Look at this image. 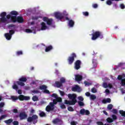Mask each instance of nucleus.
Listing matches in <instances>:
<instances>
[{"label":"nucleus","instance_id":"nucleus-1","mask_svg":"<svg viewBox=\"0 0 125 125\" xmlns=\"http://www.w3.org/2000/svg\"><path fill=\"white\" fill-rule=\"evenodd\" d=\"M98 38L103 39V34H102V32H100V31H96L92 34L91 40L92 41H95L96 40H97Z\"/></svg>","mask_w":125,"mask_h":125},{"label":"nucleus","instance_id":"nucleus-2","mask_svg":"<svg viewBox=\"0 0 125 125\" xmlns=\"http://www.w3.org/2000/svg\"><path fill=\"white\" fill-rule=\"evenodd\" d=\"M39 119V117L38 115L34 114L31 117H29L27 121L28 123H32L33 122V124L34 125H35V124H37L38 123V120Z\"/></svg>","mask_w":125,"mask_h":125},{"label":"nucleus","instance_id":"nucleus-3","mask_svg":"<svg viewBox=\"0 0 125 125\" xmlns=\"http://www.w3.org/2000/svg\"><path fill=\"white\" fill-rule=\"evenodd\" d=\"M19 81H17L16 83L18 84V85H21V86H24L25 85V83L27 82V78L25 77H21L19 79Z\"/></svg>","mask_w":125,"mask_h":125},{"label":"nucleus","instance_id":"nucleus-4","mask_svg":"<svg viewBox=\"0 0 125 125\" xmlns=\"http://www.w3.org/2000/svg\"><path fill=\"white\" fill-rule=\"evenodd\" d=\"M75 58H77V55L75 53H72L71 56L68 57L67 59V61L69 65H72V64L74 63Z\"/></svg>","mask_w":125,"mask_h":125},{"label":"nucleus","instance_id":"nucleus-5","mask_svg":"<svg viewBox=\"0 0 125 125\" xmlns=\"http://www.w3.org/2000/svg\"><path fill=\"white\" fill-rule=\"evenodd\" d=\"M68 98L71 100V102L74 104V105L77 103V95L75 94H68L67 95Z\"/></svg>","mask_w":125,"mask_h":125},{"label":"nucleus","instance_id":"nucleus-6","mask_svg":"<svg viewBox=\"0 0 125 125\" xmlns=\"http://www.w3.org/2000/svg\"><path fill=\"white\" fill-rule=\"evenodd\" d=\"M54 16L58 20H62L64 18V15L63 13L60 12L55 13Z\"/></svg>","mask_w":125,"mask_h":125},{"label":"nucleus","instance_id":"nucleus-7","mask_svg":"<svg viewBox=\"0 0 125 125\" xmlns=\"http://www.w3.org/2000/svg\"><path fill=\"white\" fill-rule=\"evenodd\" d=\"M81 65H82V61L80 60H77L74 63V69L75 70H80L81 69Z\"/></svg>","mask_w":125,"mask_h":125},{"label":"nucleus","instance_id":"nucleus-8","mask_svg":"<svg viewBox=\"0 0 125 125\" xmlns=\"http://www.w3.org/2000/svg\"><path fill=\"white\" fill-rule=\"evenodd\" d=\"M43 21L44 22H46V24L49 26L52 25V23L53 22V19H48V18L44 17L43 18Z\"/></svg>","mask_w":125,"mask_h":125},{"label":"nucleus","instance_id":"nucleus-9","mask_svg":"<svg viewBox=\"0 0 125 125\" xmlns=\"http://www.w3.org/2000/svg\"><path fill=\"white\" fill-rule=\"evenodd\" d=\"M55 109L54 106L52 104H51L50 103H49V105H47L45 108V111L49 113V112H51L53 111Z\"/></svg>","mask_w":125,"mask_h":125},{"label":"nucleus","instance_id":"nucleus-10","mask_svg":"<svg viewBox=\"0 0 125 125\" xmlns=\"http://www.w3.org/2000/svg\"><path fill=\"white\" fill-rule=\"evenodd\" d=\"M71 90L72 91H74V92H77L80 93L82 92V88L78 85H75V86L71 88Z\"/></svg>","mask_w":125,"mask_h":125},{"label":"nucleus","instance_id":"nucleus-11","mask_svg":"<svg viewBox=\"0 0 125 125\" xmlns=\"http://www.w3.org/2000/svg\"><path fill=\"white\" fill-rule=\"evenodd\" d=\"M80 113L81 115H82V116H84V115L88 116V115L90 114V112H89L88 110H85L84 108H83L80 110Z\"/></svg>","mask_w":125,"mask_h":125},{"label":"nucleus","instance_id":"nucleus-12","mask_svg":"<svg viewBox=\"0 0 125 125\" xmlns=\"http://www.w3.org/2000/svg\"><path fill=\"white\" fill-rule=\"evenodd\" d=\"M18 99L20 100V101H24V100H30V97L25 96L23 95H20L18 97Z\"/></svg>","mask_w":125,"mask_h":125},{"label":"nucleus","instance_id":"nucleus-13","mask_svg":"<svg viewBox=\"0 0 125 125\" xmlns=\"http://www.w3.org/2000/svg\"><path fill=\"white\" fill-rule=\"evenodd\" d=\"M19 117L20 120H25L28 117V115L25 112H21L20 113Z\"/></svg>","mask_w":125,"mask_h":125},{"label":"nucleus","instance_id":"nucleus-14","mask_svg":"<svg viewBox=\"0 0 125 125\" xmlns=\"http://www.w3.org/2000/svg\"><path fill=\"white\" fill-rule=\"evenodd\" d=\"M82 80H83V76L79 74H77L75 75V80L77 82H81Z\"/></svg>","mask_w":125,"mask_h":125},{"label":"nucleus","instance_id":"nucleus-15","mask_svg":"<svg viewBox=\"0 0 125 125\" xmlns=\"http://www.w3.org/2000/svg\"><path fill=\"white\" fill-rule=\"evenodd\" d=\"M117 79L119 80V81L121 80L122 85H125V79H122L123 77H122L121 75H119Z\"/></svg>","mask_w":125,"mask_h":125},{"label":"nucleus","instance_id":"nucleus-16","mask_svg":"<svg viewBox=\"0 0 125 125\" xmlns=\"http://www.w3.org/2000/svg\"><path fill=\"white\" fill-rule=\"evenodd\" d=\"M0 23H7V24H8V23H9V22H8V21H7V19H6V18L5 17H1L0 18Z\"/></svg>","mask_w":125,"mask_h":125},{"label":"nucleus","instance_id":"nucleus-17","mask_svg":"<svg viewBox=\"0 0 125 125\" xmlns=\"http://www.w3.org/2000/svg\"><path fill=\"white\" fill-rule=\"evenodd\" d=\"M17 22L18 23H23L24 22V19L21 16H18L17 17Z\"/></svg>","mask_w":125,"mask_h":125},{"label":"nucleus","instance_id":"nucleus-18","mask_svg":"<svg viewBox=\"0 0 125 125\" xmlns=\"http://www.w3.org/2000/svg\"><path fill=\"white\" fill-rule=\"evenodd\" d=\"M41 30L42 31L46 30V29L47 28V26H46V24H45V23H44V22H42L41 23Z\"/></svg>","mask_w":125,"mask_h":125},{"label":"nucleus","instance_id":"nucleus-19","mask_svg":"<svg viewBox=\"0 0 125 125\" xmlns=\"http://www.w3.org/2000/svg\"><path fill=\"white\" fill-rule=\"evenodd\" d=\"M74 25H75V21H73L72 20H70L69 21L68 26L70 28H73V27H74Z\"/></svg>","mask_w":125,"mask_h":125},{"label":"nucleus","instance_id":"nucleus-20","mask_svg":"<svg viewBox=\"0 0 125 125\" xmlns=\"http://www.w3.org/2000/svg\"><path fill=\"white\" fill-rule=\"evenodd\" d=\"M92 64L93 68H96V67H97V60L93 59L92 60Z\"/></svg>","mask_w":125,"mask_h":125},{"label":"nucleus","instance_id":"nucleus-21","mask_svg":"<svg viewBox=\"0 0 125 125\" xmlns=\"http://www.w3.org/2000/svg\"><path fill=\"white\" fill-rule=\"evenodd\" d=\"M52 49H53V47H52V45H50L46 47L45 51V52H48V51H50V50H52Z\"/></svg>","mask_w":125,"mask_h":125},{"label":"nucleus","instance_id":"nucleus-22","mask_svg":"<svg viewBox=\"0 0 125 125\" xmlns=\"http://www.w3.org/2000/svg\"><path fill=\"white\" fill-rule=\"evenodd\" d=\"M11 22H13V23H16V22H17V17H16V16H12L11 18Z\"/></svg>","mask_w":125,"mask_h":125},{"label":"nucleus","instance_id":"nucleus-23","mask_svg":"<svg viewBox=\"0 0 125 125\" xmlns=\"http://www.w3.org/2000/svg\"><path fill=\"white\" fill-rule=\"evenodd\" d=\"M104 104H106V103H111V99L107 98L106 99H104L102 101Z\"/></svg>","mask_w":125,"mask_h":125},{"label":"nucleus","instance_id":"nucleus-24","mask_svg":"<svg viewBox=\"0 0 125 125\" xmlns=\"http://www.w3.org/2000/svg\"><path fill=\"white\" fill-rule=\"evenodd\" d=\"M5 37L8 41H10V40H11V37H12L11 35H10L9 33H6L5 34Z\"/></svg>","mask_w":125,"mask_h":125},{"label":"nucleus","instance_id":"nucleus-25","mask_svg":"<svg viewBox=\"0 0 125 125\" xmlns=\"http://www.w3.org/2000/svg\"><path fill=\"white\" fill-rule=\"evenodd\" d=\"M55 84H56L57 87H58V88H59V87H61V86H62V83H61V82H58V81H56L55 82Z\"/></svg>","mask_w":125,"mask_h":125},{"label":"nucleus","instance_id":"nucleus-26","mask_svg":"<svg viewBox=\"0 0 125 125\" xmlns=\"http://www.w3.org/2000/svg\"><path fill=\"white\" fill-rule=\"evenodd\" d=\"M64 103L66 104V105H75L71 101H68L67 100L64 101Z\"/></svg>","mask_w":125,"mask_h":125},{"label":"nucleus","instance_id":"nucleus-27","mask_svg":"<svg viewBox=\"0 0 125 125\" xmlns=\"http://www.w3.org/2000/svg\"><path fill=\"white\" fill-rule=\"evenodd\" d=\"M47 86L45 85H40L39 87V89H41V90H44L45 89H47Z\"/></svg>","mask_w":125,"mask_h":125},{"label":"nucleus","instance_id":"nucleus-28","mask_svg":"<svg viewBox=\"0 0 125 125\" xmlns=\"http://www.w3.org/2000/svg\"><path fill=\"white\" fill-rule=\"evenodd\" d=\"M12 122H13V119H9L7 120L4 121V123L5 124H6L7 125H9V124H11V123H12Z\"/></svg>","mask_w":125,"mask_h":125},{"label":"nucleus","instance_id":"nucleus-29","mask_svg":"<svg viewBox=\"0 0 125 125\" xmlns=\"http://www.w3.org/2000/svg\"><path fill=\"white\" fill-rule=\"evenodd\" d=\"M10 14L11 15H15V16H17L18 15V12L16 11H12L10 13Z\"/></svg>","mask_w":125,"mask_h":125},{"label":"nucleus","instance_id":"nucleus-30","mask_svg":"<svg viewBox=\"0 0 125 125\" xmlns=\"http://www.w3.org/2000/svg\"><path fill=\"white\" fill-rule=\"evenodd\" d=\"M50 103L51 104H52L54 107L55 105H56V104H57V103H58V102L55 99L53 100V102H50Z\"/></svg>","mask_w":125,"mask_h":125},{"label":"nucleus","instance_id":"nucleus-31","mask_svg":"<svg viewBox=\"0 0 125 125\" xmlns=\"http://www.w3.org/2000/svg\"><path fill=\"white\" fill-rule=\"evenodd\" d=\"M39 116L41 118H43V117H45V116H46V114L44 112L42 111L39 113Z\"/></svg>","mask_w":125,"mask_h":125},{"label":"nucleus","instance_id":"nucleus-32","mask_svg":"<svg viewBox=\"0 0 125 125\" xmlns=\"http://www.w3.org/2000/svg\"><path fill=\"white\" fill-rule=\"evenodd\" d=\"M53 123L54 125H57L58 123H60V120L59 119H56L53 121Z\"/></svg>","mask_w":125,"mask_h":125},{"label":"nucleus","instance_id":"nucleus-33","mask_svg":"<svg viewBox=\"0 0 125 125\" xmlns=\"http://www.w3.org/2000/svg\"><path fill=\"white\" fill-rule=\"evenodd\" d=\"M33 101L36 102L39 100V98L37 96H33L32 97Z\"/></svg>","mask_w":125,"mask_h":125},{"label":"nucleus","instance_id":"nucleus-34","mask_svg":"<svg viewBox=\"0 0 125 125\" xmlns=\"http://www.w3.org/2000/svg\"><path fill=\"white\" fill-rule=\"evenodd\" d=\"M119 113L121 114L122 117H125V111L124 110H120Z\"/></svg>","mask_w":125,"mask_h":125},{"label":"nucleus","instance_id":"nucleus-35","mask_svg":"<svg viewBox=\"0 0 125 125\" xmlns=\"http://www.w3.org/2000/svg\"><path fill=\"white\" fill-rule=\"evenodd\" d=\"M106 121L107 123H109V124L111 123H113V122L114 121L113 119L110 117L107 118Z\"/></svg>","mask_w":125,"mask_h":125},{"label":"nucleus","instance_id":"nucleus-36","mask_svg":"<svg viewBox=\"0 0 125 125\" xmlns=\"http://www.w3.org/2000/svg\"><path fill=\"white\" fill-rule=\"evenodd\" d=\"M90 98L91 100H95V99H96V96L94 95H91V96H90Z\"/></svg>","mask_w":125,"mask_h":125},{"label":"nucleus","instance_id":"nucleus-37","mask_svg":"<svg viewBox=\"0 0 125 125\" xmlns=\"http://www.w3.org/2000/svg\"><path fill=\"white\" fill-rule=\"evenodd\" d=\"M84 83L85 86H89V85H91V83H90L87 81H84Z\"/></svg>","mask_w":125,"mask_h":125},{"label":"nucleus","instance_id":"nucleus-38","mask_svg":"<svg viewBox=\"0 0 125 125\" xmlns=\"http://www.w3.org/2000/svg\"><path fill=\"white\" fill-rule=\"evenodd\" d=\"M23 55V52L22 51H18L16 52V55L18 56H19L20 55Z\"/></svg>","mask_w":125,"mask_h":125},{"label":"nucleus","instance_id":"nucleus-39","mask_svg":"<svg viewBox=\"0 0 125 125\" xmlns=\"http://www.w3.org/2000/svg\"><path fill=\"white\" fill-rule=\"evenodd\" d=\"M78 104L80 107H83V106H84V103L82 101H79L78 102Z\"/></svg>","mask_w":125,"mask_h":125},{"label":"nucleus","instance_id":"nucleus-40","mask_svg":"<svg viewBox=\"0 0 125 125\" xmlns=\"http://www.w3.org/2000/svg\"><path fill=\"white\" fill-rule=\"evenodd\" d=\"M12 87L13 89H15V90H18V86L16 84H14L12 86Z\"/></svg>","mask_w":125,"mask_h":125},{"label":"nucleus","instance_id":"nucleus-41","mask_svg":"<svg viewBox=\"0 0 125 125\" xmlns=\"http://www.w3.org/2000/svg\"><path fill=\"white\" fill-rule=\"evenodd\" d=\"M0 17H5L6 16V12H3L0 15Z\"/></svg>","mask_w":125,"mask_h":125},{"label":"nucleus","instance_id":"nucleus-42","mask_svg":"<svg viewBox=\"0 0 125 125\" xmlns=\"http://www.w3.org/2000/svg\"><path fill=\"white\" fill-rule=\"evenodd\" d=\"M56 100H57V102H62V98L61 97H57L56 99H55Z\"/></svg>","mask_w":125,"mask_h":125},{"label":"nucleus","instance_id":"nucleus-43","mask_svg":"<svg viewBox=\"0 0 125 125\" xmlns=\"http://www.w3.org/2000/svg\"><path fill=\"white\" fill-rule=\"evenodd\" d=\"M107 109L108 110H112L113 109V104H109L107 105Z\"/></svg>","mask_w":125,"mask_h":125},{"label":"nucleus","instance_id":"nucleus-44","mask_svg":"<svg viewBox=\"0 0 125 125\" xmlns=\"http://www.w3.org/2000/svg\"><path fill=\"white\" fill-rule=\"evenodd\" d=\"M103 87H104V88H108V84H107L106 83H103Z\"/></svg>","mask_w":125,"mask_h":125},{"label":"nucleus","instance_id":"nucleus-45","mask_svg":"<svg viewBox=\"0 0 125 125\" xmlns=\"http://www.w3.org/2000/svg\"><path fill=\"white\" fill-rule=\"evenodd\" d=\"M67 110H68L70 112H73L74 111V108H73L72 106H69L67 108Z\"/></svg>","mask_w":125,"mask_h":125},{"label":"nucleus","instance_id":"nucleus-46","mask_svg":"<svg viewBox=\"0 0 125 125\" xmlns=\"http://www.w3.org/2000/svg\"><path fill=\"white\" fill-rule=\"evenodd\" d=\"M83 14L84 16H88L89 15V13L88 12H83Z\"/></svg>","mask_w":125,"mask_h":125},{"label":"nucleus","instance_id":"nucleus-47","mask_svg":"<svg viewBox=\"0 0 125 125\" xmlns=\"http://www.w3.org/2000/svg\"><path fill=\"white\" fill-rule=\"evenodd\" d=\"M65 82H66L65 79L63 78L60 79V83H64Z\"/></svg>","mask_w":125,"mask_h":125},{"label":"nucleus","instance_id":"nucleus-48","mask_svg":"<svg viewBox=\"0 0 125 125\" xmlns=\"http://www.w3.org/2000/svg\"><path fill=\"white\" fill-rule=\"evenodd\" d=\"M11 99L12 100H14V101H15V100H18V97L15 96H12Z\"/></svg>","mask_w":125,"mask_h":125},{"label":"nucleus","instance_id":"nucleus-49","mask_svg":"<svg viewBox=\"0 0 125 125\" xmlns=\"http://www.w3.org/2000/svg\"><path fill=\"white\" fill-rule=\"evenodd\" d=\"M13 125H19V122L17 121H14L13 122Z\"/></svg>","mask_w":125,"mask_h":125},{"label":"nucleus","instance_id":"nucleus-50","mask_svg":"<svg viewBox=\"0 0 125 125\" xmlns=\"http://www.w3.org/2000/svg\"><path fill=\"white\" fill-rule=\"evenodd\" d=\"M61 109H66V105H65V104H61Z\"/></svg>","mask_w":125,"mask_h":125},{"label":"nucleus","instance_id":"nucleus-51","mask_svg":"<svg viewBox=\"0 0 125 125\" xmlns=\"http://www.w3.org/2000/svg\"><path fill=\"white\" fill-rule=\"evenodd\" d=\"M31 92H32V93H34V94H38V93H40V91L34 90L31 91Z\"/></svg>","mask_w":125,"mask_h":125},{"label":"nucleus","instance_id":"nucleus-52","mask_svg":"<svg viewBox=\"0 0 125 125\" xmlns=\"http://www.w3.org/2000/svg\"><path fill=\"white\" fill-rule=\"evenodd\" d=\"M6 118V115H1V117H0V121H1V120H3V119H5Z\"/></svg>","mask_w":125,"mask_h":125},{"label":"nucleus","instance_id":"nucleus-53","mask_svg":"<svg viewBox=\"0 0 125 125\" xmlns=\"http://www.w3.org/2000/svg\"><path fill=\"white\" fill-rule=\"evenodd\" d=\"M52 97H54V98H56V99L58 97V96H57V94L55 93H53L51 95Z\"/></svg>","mask_w":125,"mask_h":125},{"label":"nucleus","instance_id":"nucleus-54","mask_svg":"<svg viewBox=\"0 0 125 125\" xmlns=\"http://www.w3.org/2000/svg\"><path fill=\"white\" fill-rule=\"evenodd\" d=\"M25 32L26 33H32L33 31H32V30L30 29H25Z\"/></svg>","mask_w":125,"mask_h":125},{"label":"nucleus","instance_id":"nucleus-55","mask_svg":"<svg viewBox=\"0 0 125 125\" xmlns=\"http://www.w3.org/2000/svg\"><path fill=\"white\" fill-rule=\"evenodd\" d=\"M112 112L113 114H118V110L116 109H113L112 110Z\"/></svg>","mask_w":125,"mask_h":125},{"label":"nucleus","instance_id":"nucleus-56","mask_svg":"<svg viewBox=\"0 0 125 125\" xmlns=\"http://www.w3.org/2000/svg\"><path fill=\"white\" fill-rule=\"evenodd\" d=\"M44 93H46L47 94H49V93H50V92H49V90L45 89V90H44L43 91Z\"/></svg>","mask_w":125,"mask_h":125},{"label":"nucleus","instance_id":"nucleus-57","mask_svg":"<svg viewBox=\"0 0 125 125\" xmlns=\"http://www.w3.org/2000/svg\"><path fill=\"white\" fill-rule=\"evenodd\" d=\"M9 33H10V35H11V36H12V35H13V34H14L15 32L13 30H10L9 31Z\"/></svg>","mask_w":125,"mask_h":125},{"label":"nucleus","instance_id":"nucleus-58","mask_svg":"<svg viewBox=\"0 0 125 125\" xmlns=\"http://www.w3.org/2000/svg\"><path fill=\"white\" fill-rule=\"evenodd\" d=\"M12 112H13V113L17 114V113H18V110L16 108H15V109H13Z\"/></svg>","mask_w":125,"mask_h":125},{"label":"nucleus","instance_id":"nucleus-59","mask_svg":"<svg viewBox=\"0 0 125 125\" xmlns=\"http://www.w3.org/2000/svg\"><path fill=\"white\" fill-rule=\"evenodd\" d=\"M96 124L97 125H103V122L101 121H98Z\"/></svg>","mask_w":125,"mask_h":125},{"label":"nucleus","instance_id":"nucleus-60","mask_svg":"<svg viewBox=\"0 0 125 125\" xmlns=\"http://www.w3.org/2000/svg\"><path fill=\"white\" fill-rule=\"evenodd\" d=\"M15 27V25L14 24H10L8 26L9 29H11V28H14Z\"/></svg>","mask_w":125,"mask_h":125},{"label":"nucleus","instance_id":"nucleus-61","mask_svg":"<svg viewBox=\"0 0 125 125\" xmlns=\"http://www.w3.org/2000/svg\"><path fill=\"white\" fill-rule=\"evenodd\" d=\"M120 7H121V9H125V4H120Z\"/></svg>","mask_w":125,"mask_h":125},{"label":"nucleus","instance_id":"nucleus-62","mask_svg":"<svg viewBox=\"0 0 125 125\" xmlns=\"http://www.w3.org/2000/svg\"><path fill=\"white\" fill-rule=\"evenodd\" d=\"M112 120H117V116H116V115L113 114V115H112Z\"/></svg>","mask_w":125,"mask_h":125},{"label":"nucleus","instance_id":"nucleus-63","mask_svg":"<svg viewBox=\"0 0 125 125\" xmlns=\"http://www.w3.org/2000/svg\"><path fill=\"white\" fill-rule=\"evenodd\" d=\"M91 90H92V92H93V93H95L97 91L96 90V89H95V88H93Z\"/></svg>","mask_w":125,"mask_h":125},{"label":"nucleus","instance_id":"nucleus-64","mask_svg":"<svg viewBox=\"0 0 125 125\" xmlns=\"http://www.w3.org/2000/svg\"><path fill=\"white\" fill-rule=\"evenodd\" d=\"M3 106H4V103L1 102L0 103V108H2V107H3Z\"/></svg>","mask_w":125,"mask_h":125}]
</instances>
